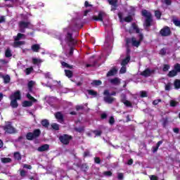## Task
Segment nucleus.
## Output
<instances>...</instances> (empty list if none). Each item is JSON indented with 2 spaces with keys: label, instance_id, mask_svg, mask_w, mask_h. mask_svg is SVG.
I'll list each match as a JSON object with an SVG mask.
<instances>
[{
  "label": "nucleus",
  "instance_id": "obj_36",
  "mask_svg": "<svg viewBox=\"0 0 180 180\" xmlns=\"http://www.w3.org/2000/svg\"><path fill=\"white\" fill-rule=\"evenodd\" d=\"M178 104H179L178 101H175L174 100L170 101V106L172 107L178 106Z\"/></svg>",
  "mask_w": 180,
  "mask_h": 180
},
{
  "label": "nucleus",
  "instance_id": "obj_61",
  "mask_svg": "<svg viewBox=\"0 0 180 180\" xmlns=\"http://www.w3.org/2000/svg\"><path fill=\"white\" fill-rule=\"evenodd\" d=\"M20 176H26V172H25V170H20Z\"/></svg>",
  "mask_w": 180,
  "mask_h": 180
},
{
  "label": "nucleus",
  "instance_id": "obj_34",
  "mask_svg": "<svg viewBox=\"0 0 180 180\" xmlns=\"http://www.w3.org/2000/svg\"><path fill=\"white\" fill-rule=\"evenodd\" d=\"M174 86L176 89H180V81L179 79H176L174 82Z\"/></svg>",
  "mask_w": 180,
  "mask_h": 180
},
{
  "label": "nucleus",
  "instance_id": "obj_31",
  "mask_svg": "<svg viewBox=\"0 0 180 180\" xmlns=\"http://www.w3.org/2000/svg\"><path fill=\"white\" fill-rule=\"evenodd\" d=\"M40 129H35L32 134H34V137L36 139V137H39V136H40Z\"/></svg>",
  "mask_w": 180,
  "mask_h": 180
},
{
  "label": "nucleus",
  "instance_id": "obj_17",
  "mask_svg": "<svg viewBox=\"0 0 180 180\" xmlns=\"http://www.w3.org/2000/svg\"><path fill=\"white\" fill-rule=\"evenodd\" d=\"M55 116L60 123H63V115L61 114V112H57L56 114H55Z\"/></svg>",
  "mask_w": 180,
  "mask_h": 180
},
{
  "label": "nucleus",
  "instance_id": "obj_2",
  "mask_svg": "<svg viewBox=\"0 0 180 180\" xmlns=\"http://www.w3.org/2000/svg\"><path fill=\"white\" fill-rule=\"evenodd\" d=\"M11 106L12 108H18V101L20 100V91H17L10 96Z\"/></svg>",
  "mask_w": 180,
  "mask_h": 180
},
{
  "label": "nucleus",
  "instance_id": "obj_41",
  "mask_svg": "<svg viewBox=\"0 0 180 180\" xmlns=\"http://www.w3.org/2000/svg\"><path fill=\"white\" fill-rule=\"evenodd\" d=\"M155 16L157 19H160V18H161V12H160V11H156L155 12Z\"/></svg>",
  "mask_w": 180,
  "mask_h": 180
},
{
  "label": "nucleus",
  "instance_id": "obj_9",
  "mask_svg": "<svg viewBox=\"0 0 180 180\" xmlns=\"http://www.w3.org/2000/svg\"><path fill=\"white\" fill-rule=\"evenodd\" d=\"M105 13L100 12L98 13V16L94 15L92 17V19H93V20H99L100 22H103V17L105 16Z\"/></svg>",
  "mask_w": 180,
  "mask_h": 180
},
{
  "label": "nucleus",
  "instance_id": "obj_26",
  "mask_svg": "<svg viewBox=\"0 0 180 180\" xmlns=\"http://www.w3.org/2000/svg\"><path fill=\"white\" fill-rule=\"evenodd\" d=\"M26 137L27 140H33V139H35L34 134L32 132H29L28 134H27Z\"/></svg>",
  "mask_w": 180,
  "mask_h": 180
},
{
  "label": "nucleus",
  "instance_id": "obj_42",
  "mask_svg": "<svg viewBox=\"0 0 180 180\" xmlns=\"http://www.w3.org/2000/svg\"><path fill=\"white\" fill-rule=\"evenodd\" d=\"M32 71H33V68H28L25 70V74L27 75H29L32 72Z\"/></svg>",
  "mask_w": 180,
  "mask_h": 180
},
{
  "label": "nucleus",
  "instance_id": "obj_64",
  "mask_svg": "<svg viewBox=\"0 0 180 180\" xmlns=\"http://www.w3.org/2000/svg\"><path fill=\"white\" fill-rule=\"evenodd\" d=\"M94 161L96 164H99L101 162V159L99 158H96Z\"/></svg>",
  "mask_w": 180,
  "mask_h": 180
},
{
  "label": "nucleus",
  "instance_id": "obj_47",
  "mask_svg": "<svg viewBox=\"0 0 180 180\" xmlns=\"http://www.w3.org/2000/svg\"><path fill=\"white\" fill-rule=\"evenodd\" d=\"M103 175L105 176H112V172L108 171V172H104Z\"/></svg>",
  "mask_w": 180,
  "mask_h": 180
},
{
  "label": "nucleus",
  "instance_id": "obj_39",
  "mask_svg": "<svg viewBox=\"0 0 180 180\" xmlns=\"http://www.w3.org/2000/svg\"><path fill=\"white\" fill-rule=\"evenodd\" d=\"M11 160L9 158H1V162L4 163H6V162H11Z\"/></svg>",
  "mask_w": 180,
  "mask_h": 180
},
{
  "label": "nucleus",
  "instance_id": "obj_15",
  "mask_svg": "<svg viewBox=\"0 0 180 180\" xmlns=\"http://www.w3.org/2000/svg\"><path fill=\"white\" fill-rule=\"evenodd\" d=\"M32 51H34L35 53H38L39 50H40V45L36 44L32 46L31 47Z\"/></svg>",
  "mask_w": 180,
  "mask_h": 180
},
{
  "label": "nucleus",
  "instance_id": "obj_7",
  "mask_svg": "<svg viewBox=\"0 0 180 180\" xmlns=\"http://www.w3.org/2000/svg\"><path fill=\"white\" fill-rule=\"evenodd\" d=\"M59 140L63 143V144H68V143H70V140H71V136L65 134L60 136Z\"/></svg>",
  "mask_w": 180,
  "mask_h": 180
},
{
  "label": "nucleus",
  "instance_id": "obj_35",
  "mask_svg": "<svg viewBox=\"0 0 180 180\" xmlns=\"http://www.w3.org/2000/svg\"><path fill=\"white\" fill-rule=\"evenodd\" d=\"M14 158L15 160H22V157L20 156V153L18 152L14 153Z\"/></svg>",
  "mask_w": 180,
  "mask_h": 180
},
{
  "label": "nucleus",
  "instance_id": "obj_10",
  "mask_svg": "<svg viewBox=\"0 0 180 180\" xmlns=\"http://www.w3.org/2000/svg\"><path fill=\"white\" fill-rule=\"evenodd\" d=\"M84 5L86 8H89V9H87L84 11V16H86V15H88V13L92 11V5L89 4L88 1H85Z\"/></svg>",
  "mask_w": 180,
  "mask_h": 180
},
{
  "label": "nucleus",
  "instance_id": "obj_57",
  "mask_svg": "<svg viewBox=\"0 0 180 180\" xmlns=\"http://www.w3.org/2000/svg\"><path fill=\"white\" fill-rule=\"evenodd\" d=\"M109 123L110 124H113L115 123V118H113V117H110Z\"/></svg>",
  "mask_w": 180,
  "mask_h": 180
},
{
  "label": "nucleus",
  "instance_id": "obj_55",
  "mask_svg": "<svg viewBox=\"0 0 180 180\" xmlns=\"http://www.w3.org/2000/svg\"><path fill=\"white\" fill-rule=\"evenodd\" d=\"M165 53H167V50H165V49H162L160 50V54H161V56L165 55Z\"/></svg>",
  "mask_w": 180,
  "mask_h": 180
},
{
  "label": "nucleus",
  "instance_id": "obj_44",
  "mask_svg": "<svg viewBox=\"0 0 180 180\" xmlns=\"http://www.w3.org/2000/svg\"><path fill=\"white\" fill-rule=\"evenodd\" d=\"M173 22L175 26H179V27H180V20H179L178 19H174L173 20Z\"/></svg>",
  "mask_w": 180,
  "mask_h": 180
},
{
  "label": "nucleus",
  "instance_id": "obj_13",
  "mask_svg": "<svg viewBox=\"0 0 180 180\" xmlns=\"http://www.w3.org/2000/svg\"><path fill=\"white\" fill-rule=\"evenodd\" d=\"M50 146L48 144L43 145L38 148V151L43 152V151H47Z\"/></svg>",
  "mask_w": 180,
  "mask_h": 180
},
{
  "label": "nucleus",
  "instance_id": "obj_6",
  "mask_svg": "<svg viewBox=\"0 0 180 180\" xmlns=\"http://www.w3.org/2000/svg\"><path fill=\"white\" fill-rule=\"evenodd\" d=\"M4 130H5L6 133H9L10 134H12V133H15V128L12 127V124H11V122H6V125L4 127Z\"/></svg>",
  "mask_w": 180,
  "mask_h": 180
},
{
  "label": "nucleus",
  "instance_id": "obj_53",
  "mask_svg": "<svg viewBox=\"0 0 180 180\" xmlns=\"http://www.w3.org/2000/svg\"><path fill=\"white\" fill-rule=\"evenodd\" d=\"M94 133L96 136H101L102 134V131L98 130L94 131Z\"/></svg>",
  "mask_w": 180,
  "mask_h": 180
},
{
  "label": "nucleus",
  "instance_id": "obj_22",
  "mask_svg": "<svg viewBox=\"0 0 180 180\" xmlns=\"http://www.w3.org/2000/svg\"><path fill=\"white\" fill-rule=\"evenodd\" d=\"M2 78L4 81V84H9V82H11V77L9 75H4Z\"/></svg>",
  "mask_w": 180,
  "mask_h": 180
},
{
  "label": "nucleus",
  "instance_id": "obj_28",
  "mask_svg": "<svg viewBox=\"0 0 180 180\" xmlns=\"http://www.w3.org/2000/svg\"><path fill=\"white\" fill-rule=\"evenodd\" d=\"M131 29H133V30H134V32H136V33H140V30L137 27V25H136L134 23L132 24Z\"/></svg>",
  "mask_w": 180,
  "mask_h": 180
},
{
  "label": "nucleus",
  "instance_id": "obj_58",
  "mask_svg": "<svg viewBox=\"0 0 180 180\" xmlns=\"http://www.w3.org/2000/svg\"><path fill=\"white\" fill-rule=\"evenodd\" d=\"M160 102H161V99H157V100H155L153 103V105H158V103H160Z\"/></svg>",
  "mask_w": 180,
  "mask_h": 180
},
{
  "label": "nucleus",
  "instance_id": "obj_18",
  "mask_svg": "<svg viewBox=\"0 0 180 180\" xmlns=\"http://www.w3.org/2000/svg\"><path fill=\"white\" fill-rule=\"evenodd\" d=\"M110 82L112 84V85H119V84H120V79H119L117 77H115L110 79Z\"/></svg>",
  "mask_w": 180,
  "mask_h": 180
},
{
  "label": "nucleus",
  "instance_id": "obj_63",
  "mask_svg": "<svg viewBox=\"0 0 180 180\" xmlns=\"http://www.w3.org/2000/svg\"><path fill=\"white\" fill-rule=\"evenodd\" d=\"M118 179H123V173H118Z\"/></svg>",
  "mask_w": 180,
  "mask_h": 180
},
{
  "label": "nucleus",
  "instance_id": "obj_5",
  "mask_svg": "<svg viewBox=\"0 0 180 180\" xmlns=\"http://www.w3.org/2000/svg\"><path fill=\"white\" fill-rule=\"evenodd\" d=\"M20 31L23 33L25 32L24 29H27L32 27V24L30 22L21 21L19 22Z\"/></svg>",
  "mask_w": 180,
  "mask_h": 180
},
{
  "label": "nucleus",
  "instance_id": "obj_52",
  "mask_svg": "<svg viewBox=\"0 0 180 180\" xmlns=\"http://www.w3.org/2000/svg\"><path fill=\"white\" fill-rule=\"evenodd\" d=\"M169 70V65H164L163 67V71H168Z\"/></svg>",
  "mask_w": 180,
  "mask_h": 180
},
{
  "label": "nucleus",
  "instance_id": "obj_14",
  "mask_svg": "<svg viewBox=\"0 0 180 180\" xmlns=\"http://www.w3.org/2000/svg\"><path fill=\"white\" fill-rule=\"evenodd\" d=\"M25 43V41H15L13 47H20V46H23Z\"/></svg>",
  "mask_w": 180,
  "mask_h": 180
},
{
  "label": "nucleus",
  "instance_id": "obj_51",
  "mask_svg": "<svg viewBox=\"0 0 180 180\" xmlns=\"http://www.w3.org/2000/svg\"><path fill=\"white\" fill-rule=\"evenodd\" d=\"M141 98H147V93L146 91H141Z\"/></svg>",
  "mask_w": 180,
  "mask_h": 180
},
{
  "label": "nucleus",
  "instance_id": "obj_1",
  "mask_svg": "<svg viewBox=\"0 0 180 180\" xmlns=\"http://www.w3.org/2000/svg\"><path fill=\"white\" fill-rule=\"evenodd\" d=\"M141 41H143V35L141 34H139V36L137 38L136 37L128 38L126 40L127 46H129L131 44V46H133L134 47H139Z\"/></svg>",
  "mask_w": 180,
  "mask_h": 180
},
{
  "label": "nucleus",
  "instance_id": "obj_27",
  "mask_svg": "<svg viewBox=\"0 0 180 180\" xmlns=\"http://www.w3.org/2000/svg\"><path fill=\"white\" fill-rule=\"evenodd\" d=\"M176 74H178L176 71L175 70H173L169 72L168 77H175Z\"/></svg>",
  "mask_w": 180,
  "mask_h": 180
},
{
  "label": "nucleus",
  "instance_id": "obj_32",
  "mask_svg": "<svg viewBox=\"0 0 180 180\" xmlns=\"http://www.w3.org/2000/svg\"><path fill=\"white\" fill-rule=\"evenodd\" d=\"M68 41L72 44H77V41L74 40L70 34H68Z\"/></svg>",
  "mask_w": 180,
  "mask_h": 180
},
{
  "label": "nucleus",
  "instance_id": "obj_43",
  "mask_svg": "<svg viewBox=\"0 0 180 180\" xmlns=\"http://www.w3.org/2000/svg\"><path fill=\"white\" fill-rule=\"evenodd\" d=\"M5 56H6V57H12V53L11 52V50L7 49L6 51Z\"/></svg>",
  "mask_w": 180,
  "mask_h": 180
},
{
  "label": "nucleus",
  "instance_id": "obj_46",
  "mask_svg": "<svg viewBox=\"0 0 180 180\" xmlns=\"http://www.w3.org/2000/svg\"><path fill=\"white\" fill-rule=\"evenodd\" d=\"M63 67H65L66 68H72V66L68 65V63L65 62H62Z\"/></svg>",
  "mask_w": 180,
  "mask_h": 180
},
{
  "label": "nucleus",
  "instance_id": "obj_49",
  "mask_svg": "<svg viewBox=\"0 0 180 180\" xmlns=\"http://www.w3.org/2000/svg\"><path fill=\"white\" fill-rule=\"evenodd\" d=\"M161 144H162V141H158L157 143V147L155 149L154 152L157 151V150H158L159 147L161 146Z\"/></svg>",
  "mask_w": 180,
  "mask_h": 180
},
{
  "label": "nucleus",
  "instance_id": "obj_19",
  "mask_svg": "<svg viewBox=\"0 0 180 180\" xmlns=\"http://www.w3.org/2000/svg\"><path fill=\"white\" fill-rule=\"evenodd\" d=\"M104 101L107 103H112V102H113V101H115V98H113L110 97L109 95H108V96L104 98Z\"/></svg>",
  "mask_w": 180,
  "mask_h": 180
},
{
  "label": "nucleus",
  "instance_id": "obj_37",
  "mask_svg": "<svg viewBox=\"0 0 180 180\" xmlns=\"http://www.w3.org/2000/svg\"><path fill=\"white\" fill-rule=\"evenodd\" d=\"M88 94L89 95H91L92 96H96V95H98V93H96V91L94 90H89Z\"/></svg>",
  "mask_w": 180,
  "mask_h": 180
},
{
  "label": "nucleus",
  "instance_id": "obj_12",
  "mask_svg": "<svg viewBox=\"0 0 180 180\" xmlns=\"http://www.w3.org/2000/svg\"><path fill=\"white\" fill-rule=\"evenodd\" d=\"M153 72H154V71H151L149 69H146L141 73V75H143V77H150L151 74H153Z\"/></svg>",
  "mask_w": 180,
  "mask_h": 180
},
{
  "label": "nucleus",
  "instance_id": "obj_60",
  "mask_svg": "<svg viewBox=\"0 0 180 180\" xmlns=\"http://www.w3.org/2000/svg\"><path fill=\"white\" fill-rule=\"evenodd\" d=\"M23 168H27V169H32V166L30 165H24Z\"/></svg>",
  "mask_w": 180,
  "mask_h": 180
},
{
  "label": "nucleus",
  "instance_id": "obj_62",
  "mask_svg": "<svg viewBox=\"0 0 180 180\" xmlns=\"http://www.w3.org/2000/svg\"><path fill=\"white\" fill-rule=\"evenodd\" d=\"M165 89H166V91H169V89H171V84H167L165 86Z\"/></svg>",
  "mask_w": 180,
  "mask_h": 180
},
{
  "label": "nucleus",
  "instance_id": "obj_20",
  "mask_svg": "<svg viewBox=\"0 0 180 180\" xmlns=\"http://www.w3.org/2000/svg\"><path fill=\"white\" fill-rule=\"evenodd\" d=\"M117 72V68H113L112 70H110L108 72L107 76L108 77H112V75H115Z\"/></svg>",
  "mask_w": 180,
  "mask_h": 180
},
{
  "label": "nucleus",
  "instance_id": "obj_23",
  "mask_svg": "<svg viewBox=\"0 0 180 180\" xmlns=\"http://www.w3.org/2000/svg\"><path fill=\"white\" fill-rule=\"evenodd\" d=\"M32 63H33V64L39 65V64H41V63H43V60H41V59L33 58Z\"/></svg>",
  "mask_w": 180,
  "mask_h": 180
},
{
  "label": "nucleus",
  "instance_id": "obj_38",
  "mask_svg": "<svg viewBox=\"0 0 180 180\" xmlns=\"http://www.w3.org/2000/svg\"><path fill=\"white\" fill-rule=\"evenodd\" d=\"M174 71H176V72H180V64L177 63L174 65Z\"/></svg>",
  "mask_w": 180,
  "mask_h": 180
},
{
  "label": "nucleus",
  "instance_id": "obj_4",
  "mask_svg": "<svg viewBox=\"0 0 180 180\" xmlns=\"http://www.w3.org/2000/svg\"><path fill=\"white\" fill-rule=\"evenodd\" d=\"M27 98L30 99V101H25L22 103V106L24 108H27L29 106H32L33 103L37 102V100L34 98L33 96H32L30 94H27Z\"/></svg>",
  "mask_w": 180,
  "mask_h": 180
},
{
  "label": "nucleus",
  "instance_id": "obj_24",
  "mask_svg": "<svg viewBox=\"0 0 180 180\" xmlns=\"http://www.w3.org/2000/svg\"><path fill=\"white\" fill-rule=\"evenodd\" d=\"M122 103L125 106H127L128 108H131V103L126 99H122Z\"/></svg>",
  "mask_w": 180,
  "mask_h": 180
},
{
  "label": "nucleus",
  "instance_id": "obj_45",
  "mask_svg": "<svg viewBox=\"0 0 180 180\" xmlns=\"http://www.w3.org/2000/svg\"><path fill=\"white\" fill-rule=\"evenodd\" d=\"M124 22H131L133 20V18L131 15L127 16L124 19Z\"/></svg>",
  "mask_w": 180,
  "mask_h": 180
},
{
  "label": "nucleus",
  "instance_id": "obj_8",
  "mask_svg": "<svg viewBox=\"0 0 180 180\" xmlns=\"http://www.w3.org/2000/svg\"><path fill=\"white\" fill-rule=\"evenodd\" d=\"M161 36L167 37L171 34V30L169 27H165L160 30Z\"/></svg>",
  "mask_w": 180,
  "mask_h": 180
},
{
  "label": "nucleus",
  "instance_id": "obj_30",
  "mask_svg": "<svg viewBox=\"0 0 180 180\" xmlns=\"http://www.w3.org/2000/svg\"><path fill=\"white\" fill-rule=\"evenodd\" d=\"M65 72L66 77H68V78H71L72 77V72H71V70H65Z\"/></svg>",
  "mask_w": 180,
  "mask_h": 180
},
{
  "label": "nucleus",
  "instance_id": "obj_25",
  "mask_svg": "<svg viewBox=\"0 0 180 180\" xmlns=\"http://www.w3.org/2000/svg\"><path fill=\"white\" fill-rule=\"evenodd\" d=\"M91 84L94 85L95 86H99V85L102 84V82L101 80H94Z\"/></svg>",
  "mask_w": 180,
  "mask_h": 180
},
{
  "label": "nucleus",
  "instance_id": "obj_16",
  "mask_svg": "<svg viewBox=\"0 0 180 180\" xmlns=\"http://www.w3.org/2000/svg\"><path fill=\"white\" fill-rule=\"evenodd\" d=\"M110 5H112L111 11H115V8H116V4H117V0H108Z\"/></svg>",
  "mask_w": 180,
  "mask_h": 180
},
{
  "label": "nucleus",
  "instance_id": "obj_56",
  "mask_svg": "<svg viewBox=\"0 0 180 180\" xmlns=\"http://www.w3.org/2000/svg\"><path fill=\"white\" fill-rule=\"evenodd\" d=\"M104 95H111V96H113V95H116V93L114 92V93L110 94H109V91H108V90H105V91H104Z\"/></svg>",
  "mask_w": 180,
  "mask_h": 180
},
{
  "label": "nucleus",
  "instance_id": "obj_59",
  "mask_svg": "<svg viewBox=\"0 0 180 180\" xmlns=\"http://www.w3.org/2000/svg\"><path fill=\"white\" fill-rule=\"evenodd\" d=\"M122 17H123V15L122 14V13H118V18H120V22H123Z\"/></svg>",
  "mask_w": 180,
  "mask_h": 180
},
{
  "label": "nucleus",
  "instance_id": "obj_3",
  "mask_svg": "<svg viewBox=\"0 0 180 180\" xmlns=\"http://www.w3.org/2000/svg\"><path fill=\"white\" fill-rule=\"evenodd\" d=\"M142 16H144L146 18L144 25L146 26V27H148L151 25L152 21V16L151 13L148 11L147 10L142 11Z\"/></svg>",
  "mask_w": 180,
  "mask_h": 180
},
{
  "label": "nucleus",
  "instance_id": "obj_40",
  "mask_svg": "<svg viewBox=\"0 0 180 180\" xmlns=\"http://www.w3.org/2000/svg\"><path fill=\"white\" fill-rule=\"evenodd\" d=\"M51 127H52V129H53V130H58V129H60V126L56 123L52 124Z\"/></svg>",
  "mask_w": 180,
  "mask_h": 180
},
{
  "label": "nucleus",
  "instance_id": "obj_29",
  "mask_svg": "<svg viewBox=\"0 0 180 180\" xmlns=\"http://www.w3.org/2000/svg\"><path fill=\"white\" fill-rule=\"evenodd\" d=\"M33 85H34V82H33V81H30L28 83V89H29L30 92H32V91Z\"/></svg>",
  "mask_w": 180,
  "mask_h": 180
},
{
  "label": "nucleus",
  "instance_id": "obj_48",
  "mask_svg": "<svg viewBox=\"0 0 180 180\" xmlns=\"http://www.w3.org/2000/svg\"><path fill=\"white\" fill-rule=\"evenodd\" d=\"M120 74H124V72H126V68L124 67V65H122L120 70Z\"/></svg>",
  "mask_w": 180,
  "mask_h": 180
},
{
  "label": "nucleus",
  "instance_id": "obj_11",
  "mask_svg": "<svg viewBox=\"0 0 180 180\" xmlns=\"http://www.w3.org/2000/svg\"><path fill=\"white\" fill-rule=\"evenodd\" d=\"M22 39H26V35L18 33L17 36L14 37L15 41H19V40H22Z\"/></svg>",
  "mask_w": 180,
  "mask_h": 180
},
{
  "label": "nucleus",
  "instance_id": "obj_50",
  "mask_svg": "<svg viewBox=\"0 0 180 180\" xmlns=\"http://www.w3.org/2000/svg\"><path fill=\"white\" fill-rule=\"evenodd\" d=\"M149 178L150 180H158V177H157L155 175H150L149 176Z\"/></svg>",
  "mask_w": 180,
  "mask_h": 180
},
{
  "label": "nucleus",
  "instance_id": "obj_33",
  "mask_svg": "<svg viewBox=\"0 0 180 180\" xmlns=\"http://www.w3.org/2000/svg\"><path fill=\"white\" fill-rule=\"evenodd\" d=\"M41 124L44 127H49V121L47 120H44L41 121Z\"/></svg>",
  "mask_w": 180,
  "mask_h": 180
},
{
  "label": "nucleus",
  "instance_id": "obj_21",
  "mask_svg": "<svg viewBox=\"0 0 180 180\" xmlns=\"http://www.w3.org/2000/svg\"><path fill=\"white\" fill-rule=\"evenodd\" d=\"M130 61V56L127 55L126 58L124 59L121 63V65H127L128 63Z\"/></svg>",
  "mask_w": 180,
  "mask_h": 180
},
{
  "label": "nucleus",
  "instance_id": "obj_54",
  "mask_svg": "<svg viewBox=\"0 0 180 180\" xmlns=\"http://www.w3.org/2000/svg\"><path fill=\"white\" fill-rule=\"evenodd\" d=\"M163 4H166V5H171V0H162Z\"/></svg>",
  "mask_w": 180,
  "mask_h": 180
}]
</instances>
